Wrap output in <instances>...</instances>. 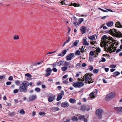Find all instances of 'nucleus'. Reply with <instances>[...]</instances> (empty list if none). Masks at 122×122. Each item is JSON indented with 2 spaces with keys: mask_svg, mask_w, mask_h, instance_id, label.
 <instances>
[{
  "mask_svg": "<svg viewBox=\"0 0 122 122\" xmlns=\"http://www.w3.org/2000/svg\"><path fill=\"white\" fill-rule=\"evenodd\" d=\"M64 94V92L62 90L61 92V93L59 94V95H61V96H62H62H63Z\"/></svg>",
  "mask_w": 122,
  "mask_h": 122,
  "instance_id": "48",
  "label": "nucleus"
},
{
  "mask_svg": "<svg viewBox=\"0 0 122 122\" xmlns=\"http://www.w3.org/2000/svg\"><path fill=\"white\" fill-rule=\"evenodd\" d=\"M116 66V65H112L110 66V67L111 68H115Z\"/></svg>",
  "mask_w": 122,
  "mask_h": 122,
  "instance_id": "50",
  "label": "nucleus"
},
{
  "mask_svg": "<svg viewBox=\"0 0 122 122\" xmlns=\"http://www.w3.org/2000/svg\"><path fill=\"white\" fill-rule=\"evenodd\" d=\"M88 60L90 62L92 61V51H91L90 52V56Z\"/></svg>",
  "mask_w": 122,
  "mask_h": 122,
  "instance_id": "36",
  "label": "nucleus"
},
{
  "mask_svg": "<svg viewBox=\"0 0 122 122\" xmlns=\"http://www.w3.org/2000/svg\"><path fill=\"white\" fill-rule=\"evenodd\" d=\"M115 96V94L113 92H111L107 95L105 98L106 101H108L113 98Z\"/></svg>",
  "mask_w": 122,
  "mask_h": 122,
  "instance_id": "6",
  "label": "nucleus"
},
{
  "mask_svg": "<svg viewBox=\"0 0 122 122\" xmlns=\"http://www.w3.org/2000/svg\"><path fill=\"white\" fill-rule=\"evenodd\" d=\"M86 66V64L85 63H83L82 65L81 66H82L84 67H85Z\"/></svg>",
  "mask_w": 122,
  "mask_h": 122,
  "instance_id": "63",
  "label": "nucleus"
},
{
  "mask_svg": "<svg viewBox=\"0 0 122 122\" xmlns=\"http://www.w3.org/2000/svg\"><path fill=\"white\" fill-rule=\"evenodd\" d=\"M52 70L54 72H56L57 71V69L55 67L53 68H52Z\"/></svg>",
  "mask_w": 122,
  "mask_h": 122,
  "instance_id": "51",
  "label": "nucleus"
},
{
  "mask_svg": "<svg viewBox=\"0 0 122 122\" xmlns=\"http://www.w3.org/2000/svg\"><path fill=\"white\" fill-rule=\"evenodd\" d=\"M35 91L37 92H39L41 91V89L39 88L36 87L35 88Z\"/></svg>",
  "mask_w": 122,
  "mask_h": 122,
  "instance_id": "40",
  "label": "nucleus"
},
{
  "mask_svg": "<svg viewBox=\"0 0 122 122\" xmlns=\"http://www.w3.org/2000/svg\"><path fill=\"white\" fill-rule=\"evenodd\" d=\"M15 84L18 85H19L20 83V81L18 80H17L15 81Z\"/></svg>",
  "mask_w": 122,
  "mask_h": 122,
  "instance_id": "46",
  "label": "nucleus"
},
{
  "mask_svg": "<svg viewBox=\"0 0 122 122\" xmlns=\"http://www.w3.org/2000/svg\"><path fill=\"white\" fill-rule=\"evenodd\" d=\"M11 83V82L10 81H7L6 82V84L7 85H10Z\"/></svg>",
  "mask_w": 122,
  "mask_h": 122,
  "instance_id": "59",
  "label": "nucleus"
},
{
  "mask_svg": "<svg viewBox=\"0 0 122 122\" xmlns=\"http://www.w3.org/2000/svg\"><path fill=\"white\" fill-rule=\"evenodd\" d=\"M46 114V113L44 112H39L38 114L40 116H45Z\"/></svg>",
  "mask_w": 122,
  "mask_h": 122,
  "instance_id": "35",
  "label": "nucleus"
},
{
  "mask_svg": "<svg viewBox=\"0 0 122 122\" xmlns=\"http://www.w3.org/2000/svg\"><path fill=\"white\" fill-rule=\"evenodd\" d=\"M113 76L115 77L120 74V72L118 71H115L113 73Z\"/></svg>",
  "mask_w": 122,
  "mask_h": 122,
  "instance_id": "23",
  "label": "nucleus"
},
{
  "mask_svg": "<svg viewBox=\"0 0 122 122\" xmlns=\"http://www.w3.org/2000/svg\"><path fill=\"white\" fill-rule=\"evenodd\" d=\"M79 43V41L76 40L74 42V43L71 46V47H73L74 46H76L77 44H78Z\"/></svg>",
  "mask_w": 122,
  "mask_h": 122,
  "instance_id": "22",
  "label": "nucleus"
},
{
  "mask_svg": "<svg viewBox=\"0 0 122 122\" xmlns=\"http://www.w3.org/2000/svg\"><path fill=\"white\" fill-rule=\"evenodd\" d=\"M103 110L102 109L99 108L96 111V115L99 119H101L102 118V113L103 112Z\"/></svg>",
  "mask_w": 122,
  "mask_h": 122,
  "instance_id": "4",
  "label": "nucleus"
},
{
  "mask_svg": "<svg viewBox=\"0 0 122 122\" xmlns=\"http://www.w3.org/2000/svg\"><path fill=\"white\" fill-rule=\"evenodd\" d=\"M107 39L109 40V42L110 43L111 42V43L112 42H113V43H114L115 42H116L113 39V38L111 37H107Z\"/></svg>",
  "mask_w": 122,
  "mask_h": 122,
  "instance_id": "20",
  "label": "nucleus"
},
{
  "mask_svg": "<svg viewBox=\"0 0 122 122\" xmlns=\"http://www.w3.org/2000/svg\"><path fill=\"white\" fill-rule=\"evenodd\" d=\"M83 45L84 46H87L88 45V43L86 41V42H83Z\"/></svg>",
  "mask_w": 122,
  "mask_h": 122,
  "instance_id": "54",
  "label": "nucleus"
},
{
  "mask_svg": "<svg viewBox=\"0 0 122 122\" xmlns=\"http://www.w3.org/2000/svg\"><path fill=\"white\" fill-rule=\"evenodd\" d=\"M68 76V75H66L63 76L62 78V80H63V78H67Z\"/></svg>",
  "mask_w": 122,
  "mask_h": 122,
  "instance_id": "52",
  "label": "nucleus"
},
{
  "mask_svg": "<svg viewBox=\"0 0 122 122\" xmlns=\"http://www.w3.org/2000/svg\"><path fill=\"white\" fill-rule=\"evenodd\" d=\"M19 38V36L18 35H15L14 36L13 39L15 40H17Z\"/></svg>",
  "mask_w": 122,
  "mask_h": 122,
  "instance_id": "33",
  "label": "nucleus"
},
{
  "mask_svg": "<svg viewBox=\"0 0 122 122\" xmlns=\"http://www.w3.org/2000/svg\"><path fill=\"white\" fill-rule=\"evenodd\" d=\"M74 54L73 53H71L68 54L66 57V58L67 61H70L74 57Z\"/></svg>",
  "mask_w": 122,
  "mask_h": 122,
  "instance_id": "10",
  "label": "nucleus"
},
{
  "mask_svg": "<svg viewBox=\"0 0 122 122\" xmlns=\"http://www.w3.org/2000/svg\"><path fill=\"white\" fill-rule=\"evenodd\" d=\"M116 43V42L114 43H113L110 46L108 47L107 50V52H108L109 51L110 53H112L113 52H115L116 50L117 47L115 46L114 48L113 47L114 46V45Z\"/></svg>",
  "mask_w": 122,
  "mask_h": 122,
  "instance_id": "3",
  "label": "nucleus"
},
{
  "mask_svg": "<svg viewBox=\"0 0 122 122\" xmlns=\"http://www.w3.org/2000/svg\"><path fill=\"white\" fill-rule=\"evenodd\" d=\"M62 96L61 95H58L57 97V98H56V100L57 101H59L61 100L62 98Z\"/></svg>",
  "mask_w": 122,
  "mask_h": 122,
  "instance_id": "30",
  "label": "nucleus"
},
{
  "mask_svg": "<svg viewBox=\"0 0 122 122\" xmlns=\"http://www.w3.org/2000/svg\"><path fill=\"white\" fill-rule=\"evenodd\" d=\"M9 115L10 116H14L15 115L14 112H12L10 113Z\"/></svg>",
  "mask_w": 122,
  "mask_h": 122,
  "instance_id": "56",
  "label": "nucleus"
},
{
  "mask_svg": "<svg viewBox=\"0 0 122 122\" xmlns=\"http://www.w3.org/2000/svg\"><path fill=\"white\" fill-rule=\"evenodd\" d=\"M19 113L23 115L25 114V112L23 109H22L20 111Z\"/></svg>",
  "mask_w": 122,
  "mask_h": 122,
  "instance_id": "41",
  "label": "nucleus"
},
{
  "mask_svg": "<svg viewBox=\"0 0 122 122\" xmlns=\"http://www.w3.org/2000/svg\"><path fill=\"white\" fill-rule=\"evenodd\" d=\"M52 96H49L48 100L49 102H53L56 99L55 95L52 94Z\"/></svg>",
  "mask_w": 122,
  "mask_h": 122,
  "instance_id": "13",
  "label": "nucleus"
},
{
  "mask_svg": "<svg viewBox=\"0 0 122 122\" xmlns=\"http://www.w3.org/2000/svg\"><path fill=\"white\" fill-rule=\"evenodd\" d=\"M108 27H111L113 24V22L112 21H110L106 23Z\"/></svg>",
  "mask_w": 122,
  "mask_h": 122,
  "instance_id": "21",
  "label": "nucleus"
},
{
  "mask_svg": "<svg viewBox=\"0 0 122 122\" xmlns=\"http://www.w3.org/2000/svg\"><path fill=\"white\" fill-rule=\"evenodd\" d=\"M67 51L66 50H64L62 51V53L64 56L65 55Z\"/></svg>",
  "mask_w": 122,
  "mask_h": 122,
  "instance_id": "43",
  "label": "nucleus"
},
{
  "mask_svg": "<svg viewBox=\"0 0 122 122\" xmlns=\"http://www.w3.org/2000/svg\"><path fill=\"white\" fill-rule=\"evenodd\" d=\"M63 64V61H61L57 63L56 65L58 66H60L61 65Z\"/></svg>",
  "mask_w": 122,
  "mask_h": 122,
  "instance_id": "31",
  "label": "nucleus"
},
{
  "mask_svg": "<svg viewBox=\"0 0 122 122\" xmlns=\"http://www.w3.org/2000/svg\"><path fill=\"white\" fill-rule=\"evenodd\" d=\"M80 54V51L79 50H77L75 53V54L76 55H79Z\"/></svg>",
  "mask_w": 122,
  "mask_h": 122,
  "instance_id": "39",
  "label": "nucleus"
},
{
  "mask_svg": "<svg viewBox=\"0 0 122 122\" xmlns=\"http://www.w3.org/2000/svg\"><path fill=\"white\" fill-rule=\"evenodd\" d=\"M71 120L73 121L74 122L75 121H77L78 119L75 116H73L71 118Z\"/></svg>",
  "mask_w": 122,
  "mask_h": 122,
  "instance_id": "28",
  "label": "nucleus"
},
{
  "mask_svg": "<svg viewBox=\"0 0 122 122\" xmlns=\"http://www.w3.org/2000/svg\"><path fill=\"white\" fill-rule=\"evenodd\" d=\"M69 102L72 103H74L76 101V100L75 99L71 98L69 100Z\"/></svg>",
  "mask_w": 122,
  "mask_h": 122,
  "instance_id": "29",
  "label": "nucleus"
},
{
  "mask_svg": "<svg viewBox=\"0 0 122 122\" xmlns=\"http://www.w3.org/2000/svg\"><path fill=\"white\" fill-rule=\"evenodd\" d=\"M99 70L96 69H94L93 70V72L94 74H97L99 72Z\"/></svg>",
  "mask_w": 122,
  "mask_h": 122,
  "instance_id": "44",
  "label": "nucleus"
},
{
  "mask_svg": "<svg viewBox=\"0 0 122 122\" xmlns=\"http://www.w3.org/2000/svg\"><path fill=\"white\" fill-rule=\"evenodd\" d=\"M68 79H67L66 80L63 81V82L65 84H67L68 83Z\"/></svg>",
  "mask_w": 122,
  "mask_h": 122,
  "instance_id": "55",
  "label": "nucleus"
},
{
  "mask_svg": "<svg viewBox=\"0 0 122 122\" xmlns=\"http://www.w3.org/2000/svg\"><path fill=\"white\" fill-rule=\"evenodd\" d=\"M52 71V70L50 68H47L46 70V73L45 75L47 77L50 76L51 75Z\"/></svg>",
  "mask_w": 122,
  "mask_h": 122,
  "instance_id": "12",
  "label": "nucleus"
},
{
  "mask_svg": "<svg viewBox=\"0 0 122 122\" xmlns=\"http://www.w3.org/2000/svg\"><path fill=\"white\" fill-rule=\"evenodd\" d=\"M70 62H65L64 63V65L65 66H67L69 68L70 67Z\"/></svg>",
  "mask_w": 122,
  "mask_h": 122,
  "instance_id": "26",
  "label": "nucleus"
},
{
  "mask_svg": "<svg viewBox=\"0 0 122 122\" xmlns=\"http://www.w3.org/2000/svg\"><path fill=\"white\" fill-rule=\"evenodd\" d=\"M42 84V82H38L36 83V85L37 86H39L41 85Z\"/></svg>",
  "mask_w": 122,
  "mask_h": 122,
  "instance_id": "61",
  "label": "nucleus"
},
{
  "mask_svg": "<svg viewBox=\"0 0 122 122\" xmlns=\"http://www.w3.org/2000/svg\"><path fill=\"white\" fill-rule=\"evenodd\" d=\"M100 46L101 47H102L104 46L106 49H107V48H108V47L107 46L106 47V46H107L105 44H104V43H103V42H102V41H101ZM107 49H108V48Z\"/></svg>",
  "mask_w": 122,
  "mask_h": 122,
  "instance_id": "27",
  "label": "nucleus"
},
{
  "mask_svg": "<svg viewBox=\"0 0 122 122\" xmlns=\"http://www.w3.org/2000/svg\"><path fill=\"white\" fill-rule=\"evenodd\" d=\"M69 106L68 103L67 102L62 103L61 105V106L62 107H66Z\"/></svg>",
  "mask_w": 122,
  "mask_h": 122,
  "instance_id": "16",
  "label": "nucleus"
},
{
  "mask_svg": "<svg viewBox=\"0 0 122 122\" xmlns=\"http://www.w3.org/2000/svg\"><path fill=\"white\" fill-rule=\"evenodd\" d=\"M86 29V27L84 26H82L80 28V30L82 34L85 33Z\"/></svg>",
  "mask_w": 122,
  "mask_h": 122,
  "instance_id": "17",
  "label": "nucleus"
},
{
  "mask_svg": "<svg viewBox=\"0 0 122 122\" xmlns=\"http://www.w3.org/2000/svg\"><path fill=\"white\" fill-rule=\"evenodd\" d=\"M90 107L88 106L84 105L81 106V110L83 111H88L90 110Z\"/></svg>",
  "mask_w": 122,
  "mask_h": 122,
  "instance_id": "11",
  "label": "nucleus"
},
{
  "mask_svg": "<svg viewBox=\"0 0 122 122\" xmlns=\"http://www.w3.org/2000/svg\"><path fill=\"white\" fill-rule=\"evenodd\" d=\"M112 30H113L112 29H110L108 30L107 32L113 34V36L117 38L122 37V34L121 32L120 31H117L116 29H113Z\"/></svg>",
  "mask_w": 122,
  "mask_h": 122,
  "instance_id": "2",
  "label": "nucleus"
},
{
  "mask_svg": "<svg viewBox=\"0 0 122 122\" xmlns=\"http://www.w3.org/2000/svg\"><path fill=\"white\" fill-rule=\"evenodd\" d=\"M84 83L82 82L78 81L77 82L74 83L72 86L75 87L80 88L83 86Z\"/></svg>",
  "mask_w": 122,
  "mask_h": 122,
  "instance_id": "8",
  "label": "nucleus"
},
{
  "mask_svg": "<svg viewBox=\"0 0 122 122\" xmlns=\"http://www.w3.org/2000/svg\"><path fill=\"white\" fill-rule=\"evenodd\" d=\"M115 26L118 28H121L122 27V25H121L119 22L117 21L116 23Z\"/></svg>",
  "mask_w": 122,
  "mask_h": 122,
  "instance_id": "18",
  "label": "nucleus"
},
{
  "mask_svg": "<svg viewBox=\"0 0 122 122\" xmlns=\"http://www.w3.org/2000/svg\"><path fill=\"white\" fill-rule=\"evenodd\" d=\"M51 109L53 111H58L60 110V109L58 107H52Z\"/></svg>",
  "mask_w": 122,
  "mask_h": 122,
  "instance_id": "25",
  "label": "nucleus"
},
{
  "mask_svg": "<svg viewBox=\"0 0 122 122\" xmlns=\"http://www.w3.org/2000/svg\"><path fill=\"white\" fill-rule=\"evenodd\" d=\"M102 60H101L102 62H104L106 61V60L103 57H102Z\"/></svg>",
  "mask_w": 122,
  "mask_h": 122,
  "instance_id": "53",
  "label": "nucleus"
},
{
  "mask_svg": "<svg viewBox=\"0 0 122 122\" xmlns=\"http://www.w3.org/2000/svg\"><path fill=\"white\" fill-rule=\"evenodd\" d=\"M26 81H23L20 85L19 90L20 92H26L27 90V87L28 86V84H27Z\"/></svg>",
  "mask_w": 122,
  "mask_h": 122,
  "instance_id": "1",
  "label": "nucleus"
},
{
  "mask_svg": "<svg viewBox=\"0 0 122 122\" xmlns=\"http://www.w3.org/2000/svg\"><path fill=\"white\" fill-rule=\"evenodd\" d=\"M36 95H33L30 96L29 98V100L33 101L35 100L36 98Z\"/></svg>",
  "mask_w": 122,
  "mask_h": 122,
  "instance_id": "19",
  "label": "nucleus"
},
{
  "mask_svg": "<svg viewBox=\"0 0 122 122\" xmlns=\"http://www.w3.org/2000/svg\"><path fill=\"white\" fill-rule=\"evenodd\" d=\"M114 110L116 111L117 112H122V107H115L114 108Z\"/></svg>",
  "mask_w": 122,
  "mask_h": 122,
  "instance_id": "15",
  "label": "nucleus"
},
{
  "mask_svg": "<svg viewBox=\"0 0 122 122\" xmlns=\"http://www.w3.org/2000/svg\"><path fill=\"white\" fill-rule=\"evenodd\" d=\"M13 78L12 76H10L8 78V79L9 80L12 81L13 80Z\"/></svg>",
  "mask_w": 122,
  "mask_h": 122,
  "instance_id": "60",
  "label": "nucleus"
},
{
  "mask_svg": "<svg viewBox=\"0 0 122 122\" xmlns=\"http://www.w3.org/2000/svg\"><path fill=\"white\" fill-rule=\"evenodd\" d=\"M102 41L103 42V43L104 44H105L106 45L108 46V44H110L111 42L110 43L109 41H106V40L107 39V36L106 35H104L102 36L101 38Z\"/></svg>",
  "mask_w": 122,
  "mask_h": 122,
  "instance_id": "7",
  "label": "nucleus"
},
{
  "mask_svg": "<svg viewBox=\"0 0 122 122\" xmlns=\"http://www.w3.org/2000/svg\"><path fill=\"white\" fill-rule=\"evenodd\" d=\"M67 2V1L64 0V2L63 1H62L60 3L62 5H67V4H66L65 3V2Z\"/></svg>",
  "mask_w": 122,
  "mask_h": 122,
  "instance_id": "38",
  "label": "nucleus"
},
{
  "mask_svg": "<svg viewBox=\"0 0 122 122\" xmlns=\"http://www.w3.org/2000/svg\"><path fill=\"white\" fill-rule=\"evenodd\" d=\"M96 51V52L98 53H99L101 51V49L99 47L97 48Z\"/></svg>",
  "mask_w": 122,
  "mask_h": 122,
  "instance_id": "47",
  "label": "nucleus"
},
{
  "mask_svg": "<svg viewBox=\"0 0 122 122\" xmlns=\"http://www.w3.org/2000/svg\"><path fill=\"white\" fill-rule=\"evenodd\" d=\"M26 83L27 84H28V86L29 85L30 86H33V83L32 82H30L29 83L28 82L26 81Z\"/></svg>",
  "mask_w": 122,
  "mask_h": 122,
  "instance_id": "34",
  "label": "nucleus"
},
{
  "mask_svg": "<svg viewBox=\"0 0 122 122\" xmlns=\"http://www.w3.org/2000/svg\"><path fill=\"white\" fill-rule=\"evenodd\" d=\"M61 70L63 71H65L67 70L68 68L67 66H64L61 67Z\"/></svg>",
  "mask_w": 122,
  "mask_h": 122,
  "instance_id": "37",
  "label": "nucleus"
},
{
  "mask_svg": "<svg viewBox=\"0 0 122 122\" xmlns=\"http://www.w3.org/2000/svg\"><path fill=\"white\" fill-rule=\"evenodd\" d=\"M73 6L75 7H76L77 6H77V4L76 3H74L73 4Z\"/></svg>",
  "mask_w": 122,
  "mask_h": 122,
  "instance_id": "64",
  "label": "nucleus"
},
{
  "mask_svg": "<svg viewBox=\"0 0 122 122\" xmlns=\"http://www.w3.org/2000/svg\"><path fill=\"white\" fill-rule=\"evenodd\" d=\"M96 41H95V40H94V41H92V48H94L95 47L94 46H93V45H94V46H96V45L97 44V43H96Z\"/></svg>",
  "mask_w": 122,
  "mask_h": 122,
  "instance_id": "24",
  "label": "nucleus"
},
{
  "mask_svg": "<svg viewBox=\"0 0 122 122\" xmlns=\"http://www.w3.org/2000/svg\"><path fill=\"white\" fill-rule=\"evenodd\" d=\"M96 37V39L97 38V36L96 35H92V40H93L94 39H95V37Z\"/></svg>",
  "mask_w": 122,
  "mask_h": 122,
  "instance_id": "42",
  "label": "nucleus"
},
{
  "mask_svg": "<svg viewBox=\"0 0 122 122\" xmlns=\"http://www.w3.org/2000/svg\"><path fill=\"white\" fill-rule=\"evenodd\" d=\"M18 90L17 89H15L14 90L13 93H16L18 92Z\"/></svg>",
  "mask_w": 122,
  "mask_h": 122,
  "instance_id": "57",
  "label": "nucleus"
},
{
  "mask_svg": "<svg viewBox=\"0 0 122 122\" xmlns=\"http://www.w3.org/2000/svg\"><path fill=\"white\" fill-rule=\"evenodd\" d=\"M78 118L80 119V120L81 119H83L84 120L86 118L84 116L81 115L78 117Z\"/></svg>",
  "mask_w": 122,
  "mask_h": 122,
  "instance_id": "32",
  "label": "nucleus"
},
{
  "mask_svg": "<svg viewBox=\"0 0 122 122\" xmlns=\"http://www.w3.org/2000/svg\"><path fill=\"white\" fill-rule=\"evenodd\" d=\"M5 78V75L3 76L0 75V79H4Z\"/></svg>",
  "mask_w": 122,
  "mask_h": 122,
  "instance_id": "49",
  "label": "nucleus"
},
{
  "mask_svg": "<svg viewBox=\"0 0 122 122\" xmlns=\"http://www.w3.org/2000/svg\"><path fill=\"white\" fill-rule=\"evenodd\" d=\"M48 65H52V66L54 67H56V65L55 63H54L53 64H49Z\"/></svg>",
  "mask_w": 122,
  "mask_h": 122,
  "instance_id": "58",
  "label": "nucleus"
},
{
  "mask_svg": "<svg viewBox=\"0 0 122 122\" xmlns=\"http://www.w3.org/2000/svg\"><path fill=\"white\" fill-rule=\"evenodd\" d=\"M92 74L89 73L88 74H85L84 75V78L83 79V81H88V83L89 84L92 83V79L90 80V81H89V80L91 79V76Z\"/></svg>",
  "mask_w": 122,
  "mask_h": 122,
  "instance_id": "5",
  "label": "nucleus"
},
{
  "mask_svg": "<svg viewBox=\"0 0 122 122\" xmlns=\"http://www.w3.org/2000/svg\"><path fill=\"white\" fill-rule=\"evenodd\" d=\"M75 18L76 19V21H75V22H73L72 23L75 26H77V25H79L81 23L83 20H84L83 19V18H79V20H78V23L77 22V19L76 18V17H75Z\"/></svg>",
  "mask_w": 122,
  "mask_h": 122,
  "instance_id": "9",
  "label": "nucleus"
},
{
  "mask_svg": "<svg viewBox=\"0 0 122 122\" xmlns=\"http://www.w3.org/2000/svg\"><path fill=\"white\" fill-rule=\"evenodd\" d=\"M109 16L108 15H106L105 16H104L103 17H102L101 19H105L107 17H108Z\"/></svg>",
  "mask_w": 122,
  "mask_h": 122,
  "instance_id": "62",
  "label": "nucleus"
},
{
  "mask_svg": "<svg viewBox=\"0 0 122 122\" xmlns=\"http://www.w3.org/2000/svg\"><path fill=\"white\" fill-rule=\"evenodd\" d=\"M97 90L96 89H95L93 92H92V99L95 98L97 97Z\"/></svg>",
  "mask_w": 122,
  "mask_h": 122,
  "instance_id": "14",
  "label": "nucleus"
},
{
  "mask_svg": "<svg viewBox=\"0 0 122 122\" xmlns=\"http://www.w3.org/2000/svg\"><path fill=\"white\" fill-rule=\"evenodd\" d=\"M25 76L29 78H30L32 77L31 75L29 73L26 74H25Z\"/></svg>",
  "mask_w": 122,
  "mask_h": 122,
  "instance_id": "45",
  "label": "nucleus"
}]
</instances>
